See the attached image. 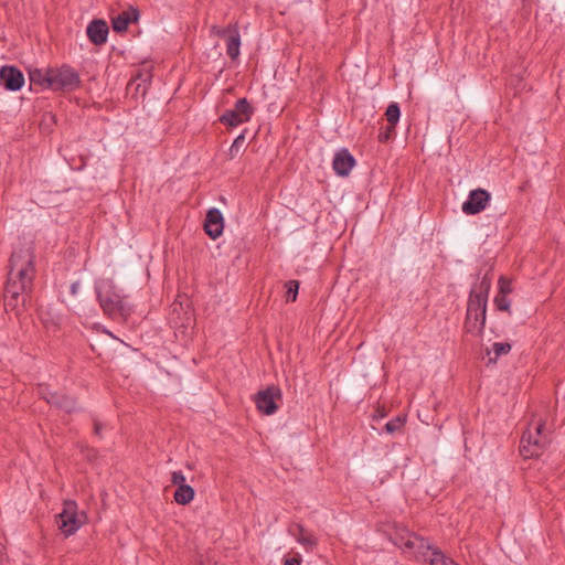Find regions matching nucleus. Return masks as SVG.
<instances>
[{
    "label": "nucleus",
    "instance_id": "f3484780",
    "mask_svg": "<svg viewBox=\"0 0 565 565\" xmlns=\"http://www.w3.org/2000/svg\"><path fill=\"white\" fill-rule=\"evenodd\" d=\"M486 324V315L480 316L479 313L475 312H467L466 321H465V329L467 333H470L472 335H479L482 333Z\"/></svg>",
    "mask_w": 565,
    "mask_h": 565
},
{
    "label": "nucleus",
    "instance_id": "1a4fd4ad",
    "mask_svg": "<svg viewBox=\"0 0 565 565\" xmlns=\"http://www.w3.org/2000/svg\"><path fill=\"white\" fill-rule=\"evenodd\" d=\"M489 201V192L483 189L472 190L468 200L462 204V212L467 215L478 214L486 209Z\"/></svg>",
    "mask_w": 565,
    "mask_h": 565
},
{
    "label": "nucleus",
    "instance_id": "ddd939ff",
    "mask_svg": "<svg viewBox=\"0 0 565 565\" xmlns=\"http://www.w3.org/2000/svg\"><path fill=\"white\" fill-rule=\"evenodd\" d=\"M87 36L95 45L106 43L108 36V25L104 20L95 19L87 26Z\"/></svg>",
    "mask_w": 565,
    "mask_h": 565
},
{
    "label": "nucleus",
    "instance_id": "f8f14e48",
    "mask_svg": "<svg viewBox=\"0 0 565 565\" xmlns=\"http://www.w3.org/2000/svg\"><path fill=\"white\" fill-rule=\"evenodd\" d=\"M354 163L353 156L347 149H342L335 153L332 167L338 175L345 177L351 172Z\"/></svg>",
    "mask_w": 565,
    "mask_h": 565
},
{
    "label": "nucleus",
    "instance_id": "423d86ee",
    "mask_svg": "<svg viewBox=\"0 0 565 565\" xmlns=\"http://www.w3.org/2000/svg\"><path fill=\"white\" fill-rule=\"evenodd\" d=\"M254 109L246 98H239L232 109H227L220 117V121L228 127H237L249 121Z\"/></svg>",
    "mask_w": 565,
    "mask_h": 565
},
{
    "label": "nucleus",
    "instance_id": "39448f33",
    "mask_svg": "<svg viewBox=\"0 0 565 565\" xmlns=\"http://www.w3.org/2000/svg\"><path fill=\"white\" fill-rule=\"evenodd\" d=\"M393 543L415 559H419L424 553L428 554V543L408 530H401L392 537Z\"/></svg>",
    "mask_w": 565,
    "mask_h": 565
},
{
    "label": "nucleus",
    "instance_id": "f704fd0d",
    "mask_svg": "<svg viewBox=\"0 0 565 565\" xmlns=\"http://www.w3.org/2000/svg\"><path fill=\"white\" fill-rule=\"evenodd\" d=\"M498 282L503 284V282H509V281H508L505 278L500 277V278H499V280H498Z\"/></svg>",
    "mask_w": 565,
    "mask_h": 565
},
{
    "label": "nucleus",
    "instance_id": "4468645a",
    "mask_svg": "<svg viewBox=\"0 0 565 565\" xmlns=\"http://www.w3.org/2000/svg\"><path fill=\"white\" fill-rule=\"evenodd\" d=\"M139 18V11L135 8L125 10L111 20L113 29L116 32H124L127 30L129 23L136 22Z\"/></svg>",
    "mask_w": 565,
    "mask_h": 565
},
{
    "label": "nucleus",
    "instance_id": "e433bc0d",
    "mask_svg": "<svg viewBox=\"0 0 565 565\" xmlns=\"http://www.w3.org/2000/svg\"><path fill=\"white\" fill-rule=\"evenodd\" d=\"M2 550H3V546H2V544H0V553L2 552Z\"/></svg>",
    "mask_w": 565,
    "mask_h": 565
},
{
    "label": "nucleus",
    "instance_id": "7ed1b4c3",
    "mask_svg": "<svg viewBox=\"0 0 565 565\" xmlns=\"http://www.w3.org/2000/svg\"><path fill=\"white\" fill-rule=\"evenodd\" d=\"M543 424L535 423L530 427L521 438L520 452L525 458L540 456L545 449L548 440L543 435Z\"/></svg>",
    "mask_w": 565,
    "mask_h": 565
},
{
    "label": "nucleus",
    "instance_id": "412c9836",
    "mask_svg": "<svg viewBox=\"0 0 565 565\" xmlns=\"http://www.w3.org/2000/svg\"><path fill=\"white\" fill-rule=\"evenodd\" d=\"M66 505L67 501H65V508L63 511L56 516V524L65 539L71 535V527H68V524L71 523V514L68 513Z\"/></svg>",
    "mask_w": 565,
    "mask_h": 565
},
{
    "label": "nucleus",
    "instance_id": "2eb2a0df",
    "mask_svg": "<svg viewBox=\"0 0 565 565\" xmlns=\"http://www.w3.org/2000/svg\"><path fill=\"white\" fill-rule=\"evenodd\" d=\"M427 551L428 554L424 553V555L418 559L419 562L428 563L430 565H458L435 546L428 544Z\"/></svg>",
    "mask_w": 565,
    "mask_h": 565
},
{
    "label": "nucleus",
    "instance_id": "f03ea898",
    "mask_svg": "<svg viewBox=\"0 0 565 565\" xmlns=\"http://www.w3.org/2000/svg\"><path fill=\"white\" fill-rule=\"evenodd\" d=\"M29 78L31 85H38L40 87L51 89H63L71 82V73L65 71L56 70H42V68H30Z\"/></svg>",
    "mask_w": 565,
    "mask_h": 565
},
{
    "label": "nucleus",
    "instance_id": "20e7f679",
    "mask_svg": "<svg viewBox=\"0 0 565 565\" xmlns=\"http://www.w3.org/2000/svg\"><path fill=\"white\" fill-rule=\"evenodd\" d=\"M9 279L12 282L34 279L32 254L29 249L15 252L10 259Z\"/></svg>",
    "mask_w": 565,
    "mask_h": 565
},
{
    "label": "nucleus",
    "instance_id": "9d476101",
    "mask_svg": "<svg viewBox=\"0 0 565 565\" xmlns=\"http://www.w3.org/2000/svg\"><path fill=\"white\" fill-rule=\"evenodd\" d=\"M0 84L8 90H20L24 85V75L14 66H2L0 68Z\"/></svg>",
    "mask_w": 565,
    "mask_h": 565
},
{
    "label": "nucleus",
    "instance_id": "473e14b6",
    "mask_svg": "<svg viewBox=\"0 0 565 565\" xmlns=\"http://www.w3.org/2000/svg\"><path fill=\"white\" fill-rule=\"evenodd\" d=\"M391 131H392V130H390V126H388V127H387V132H386V134H384V135H380V139H381L382 141L387 140Z\"/></svg>",
    "mask_w": 565,
    "mask_h": 565
},
{
    "label": "nucleus",
    "instance_id": "aec40b11",
    "mask_svg": "<svg viewBox=\"0 0 565 565\" xmlns=\"http://www.w3.org/2000/svg\"><path fill=\"white\" fill-rule=\"evenodd\" d=\"M241 47V35L237 32L231 34L226 43V53L232 60H236L239 56Z\"/></svg>",
    "mask_w": 565,
    "mask_h": 565
},
{
    "label": "nucleus",
    "instance_id": "72a5a7b5",
    "mask_svg": "<svg viewBox=\"0 0 565 565\" xmlns=\"http://www.w3.org/2000/svg\"><path fill=\"white\" fill-rule=\"evenodd\" d=\"M72 81H73V88H74V87H75V85H77V84L79 83L77 75H76V74H74V73H73Z\"/></svg>",
    "mask_w": 565,
    "mask_h": 565
},
{
    "label": "nucleus",
    "instance_id": "0eeeda50",
    "mask_svg": "<svg viewBox=\"0 0 565 565\" xmlns=\"http://www.w3.org/2000/svg\"><path fill=\"white\" fill-rule=\"evenodd\" d=\"M281 398V392L277 386H269L260 391L256 396L257 408L266 414L271 415L278 409V402Z\"/></svg>",
    "mask_w": 565,
    "mask_h": 565
},
{
    "label": "nucleus",
    "instance_id": "7c9ffc66",
    "mask_svg": "<svg viewBox=\"0 0 565 565\" xmlns=\"http://www.w3.org/2000/svg\"><path fill=\"white\" fill-rule=\"evenodd\" d=\"M82 520H76L75 515L73 514V521H72V524H73V532H75L82 524Z\"/></svg>",
    "mask_w": 565,
    "mask_h": 565
},
{
    "label": "nucleus",
    "instance_id": "dca6fc26",
    "mask_svg": "<svg viewBox=\"0 0 565 565\" xmlns=\"http://www.w3.org/2000/svg\"><path fill=\"white\" fill-rule=\"evenodd\" d=\"M25 290V285H6L4 289V306L7 308L14 309L19 305V299H22L24 302V297L22 294Z\"/></svg>",
    "mask_w": 565,
    "mask_h": 565
},
{
    "label": "nucleus",
    "instance_id": "6ab92c4d",
    "mask_svg": "<svg viewBox=\"0 0 565 565\" xmlns=\"http://www.w3.org/2000/svg\"><path fill=\"white\" fill-rule=\"evenodd\" d=\"M194 498V490L189 484H181V487H178V489L174 492V500L179 504H188L190 503Z\"/></svg>",
    "mask_w": 565,
    "mask_h": 565
},
{
    "label": "nucleus",
    "instance_id": "2f4dec72",
    "mask_svg": "<svg viewBox=\"0 0 565 565\" xmlns=\"http://www.w3.org/2000/svg\"><path fill=\"white\" fill-rule=\"evenodd\" d=\"M102 428H103V425H102L100 423L96 422V423H95V425H94V431H95V434H96V435H99V434H100Z\"/></svg>",
    "mask_w": 565,
    "mask_h": 565
},
{
    "label": "nucleus",
    "instance_id": "c756f323",
    "mask_svg": "<svg viewBox=\"0 0 565 565\" xmlns=\"http://www.w3.org/2000/svg\"><path fill=\"white\" fill-rule=\"evenodd\" d=\"M300 563H301L300 557H291V558H286L284 562V565H300Z\"/></svg>",
    "mask_w": 565,
    "mask_h": 565
},
{
    "label": "nucleus",
    "instance_id": "5701e85b",
    "mask_svg": "<svg viewBox=\"0 0 565 565\" xmlns=\"http://www.w3.org/2000/svg\"><path fill=\"white\" fill-rule=\"evenodd\" d=\"M385 116L388 121L390 130H394L401 116L398 105L396 103L391 104L385 111Z\"/></svg>",
    "mask_w": 565,
    "mask_h": 565
},
{
    "label": "nucleus",
    "instance_id": "6e6552de",
    "mask_svg": "<svg viewBox=\"0 0 565 565\" xmlns=\"http://www.w3.org/2000/svg\"><path fill=\"white\" fill-rule=\"evenodd\" d=\"M488 296V285H473L468 300L467 312H475L480 316H484L487 311Z\"/></svg>",
    "mask_w": 565,
    "mask_h": 565
},
{
    "label": "nucleus",
    "instance_id": "4be33fe9",
    "mask_svg": "<svg viewBox=\"0 0 565 565\" xmlns=\"http://www.w3.org/2000/svg\"><path fill=\"white\" fill-rule=\"evenodd\" d=\"M512 291L511 285H500V291L494 298V303L499 310H509L510 302L507 296Z\"/></svg>",
    "mask_w": 565,
    "mask_h": 565
},
{
    "label": "nucleus",
    "instance_id": "bb28decb",
    "mask_svg": "<svg viewBox=\"0 0 565 565\" xmlns=\"http://www.w3.org/2000/svg\"><path fill=\"white\" fill-rule=\"evenodd\" d=\"M299 285H289L285 292L286 301H295L298 296Z\"/></svg>",
    "mask_w": 565,
    "mask_h": 565
},
{
    "label": "nucleus",
    "instance_id": "9b49d317",
    "mask_svg": "<svg viewBox=\"0 0 565 565\" xmlns=\"http://www.w3.org/2000/svg\"><path fill=\"white\" fill-rule=\"evenodd\" d=\"M205 233L212 238L220 237L224 230V218L218 209H210L204 222Z\"/></svg>",
    "mask_w": 565,
    "mask_h": 565
},
{
    "label": "nucleus",
    "instance_id": "c85d7f7f",
    "mask_svg": "<svg viewBox=\"0 0 565 565\" xmlns=\"http://www.w3.org/2000/svg\"><path fill=\"white\" fill-rule=\"evenodd\" d=\"M245 142V136L244 134H241L239 136H237L233 142V145L231 146V153L234 154L235 152H238L239 149L243 147Z\"/></svg>",
    "mask_w": 565,
    "mask_h": 565
},
{
    "label": "nucleus",
    "instance_id": "a211bd4d",
    "mask_svg": "<svg viewBox=\"0 0 565 565\" xmlns=\"http://www.w3.org/2000/svg\"><path fill=\"white\" fill-rule=\"evenodd\" d=\"M294 536L296 537L297 542L300 543L307 551L313 550V547L317 545L316 536L301 526H299L298 533L294 534Z\"/></svg>",
    "mask_w": 565,
    "mask_h": 565
},
{
    "label": "nucleus",
    "instance_id": "cd10ccee",
    "mask_svg": "<svg viewBox=\"0 0 565 565\" xmlns=\"http://www.w3.org/2000/svg\"><path fill=\"white\" fill-rule=\"evenodd\" d=\"M171 483L178 487L185 483V477L181 471H173L171 475Z\"/></svg>",
    "mask_w": 565,
    "mask_h": 565
},
{
    "label": "nucleus",
    "instance_id": "393cba45",
    "mask_svg": "<svg viewBox=\"0 0 565 565\" xmlns=\"http://www.w3.org/2000/svg\"><path fill=\"white\" fill-rule=\"evenodd\" d=\"M237 28L235 25H228L226 28H218L216 25H213L211 28V33L217 35L218 38L228 39L231 34L234 32H237Z\"/></svg>",
    "mask_w": 565,
    "mask_h": 565
},
{
    "label": "nucleus",
    "instance_id": "b1692460",
    "mask_svg": "<svg viewBox=\"0 0 565 565\" xmlns=\"http://www.w3.org/2000/svg\"><path fill=\"white\" fill-rule=\"evenodd\" d=\"M511 344L507 342H495L492 344L491 351L488 352V355H490L492 352L494 353V356L489 358V362H495V360L501 356L505 355L510 352Z\"/></svg>",
    "mask_w": 565,
    "mask_h": 565
},
{
    "label": "nucleus",
    "instance_id": "f257e3e1",
    "mask_svg": "<svg viewBox=\"0 0 565 565\" xmlns=\"http://www.w3.org/2000/svg\"><path fill=\"white\" fill-rule=\"evenodd\" d=\"M99 303L108 316L113 318H124L129 315V307L125 298L120 295L115 285H99L97 288Z\"/></svg>",
    "mask_w": 565,
    "mask_h": 565
},
{
    "label": "nucleus",
    "instance_id": "c9c22d12",
    "mask_svg": "<svg viewBox=\"0 0 565 565\" xmlns=\"http://www.w3.org/2000/svg\"><path fill=\"white\" fill-rule=\"evenodd\" d=\"M289 282L296 284L299 282L298 280H290Z\"/></svg>",
    "mask_w": 565,
    "mask_h": 565
},
{
    "label": "nucleus",
    "instance_id": "a878e982",
    "mask_svg": "<svg viewBox=\"0 0 565 565\" xmlns=\"http://www.w3.org/2000/svg\"><path fill=\"white\" fill-rule=\"evenodd\" d=\"M404 423H405V417L397 416L396 418L391 419L390 422L386 423L385 429L387 433L393 434V433L399 430L403 427Z\"/></svg>",
    "mask_w": 565,
    "mask_h": 565
}]
</instances>
